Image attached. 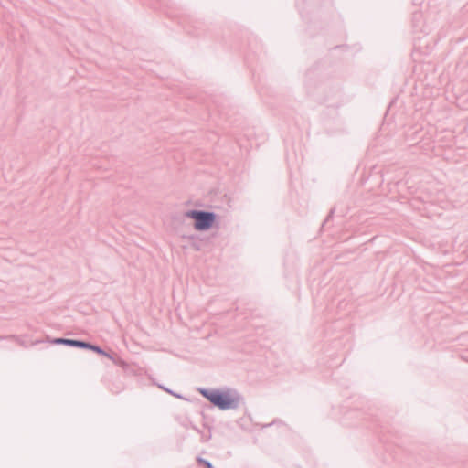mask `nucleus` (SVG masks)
Returning <instances> with one entry per match:
<instances>
[{
  "label": "nucleus",
  "instance_id": "f257e3e1",
  "mask_svg": "<svg viewBox=\"0 0 468 468\" xmlns=\"http://www.w3.org/2000/svg\"><path fill=\"white\" fill-rule=\"evenodd\" d=\"M201 394L212 404L221 410H228L235 407L238 400L237 398L229 391L201 390Z\"/></svg>",
  "mask_w": 468,
  "mask_h": 468
},
{
  "label": "nucleus",
  "instance_id": "f03ea898",
  "mask_svg": "<svg viewBox=\"0 0 468 468\" xmlns=\"http://www.w3.org/2000/svg\"><path fill=\"white\" fill-rule=\"evenodd\" d=\"M186 216L195 219V229L197 230L208 229L215 221V215L211 212L192 210L186 212Z\"/></svg>",
  "mask_w": 468,
  "mask_h": 468
},
{
  "label": "nucleus",
  "instance_id": "7ed1b4c3",
  "mask_svg": "<svg viewBox=\"0 0 468 468\" xmlns=\"http://www.w3.org/2000/svg\"><path fill=\"white\" fill-rule=\"evenodd\" d=\"M53 343L64 344V345L77 346V347H82V348H88V349H90V350L96 352L99 355L104 356L113 360V358L109 354L104 352L99 346H93V345H90V344H88L85 342H81V341H78V340H71V339L57 338L53 341Z\"/></svg>",
  "mask_w": 468,
  "mask_h": 468
}]
</instances>
